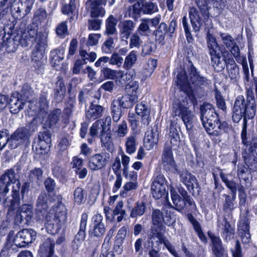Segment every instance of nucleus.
Listing matches in <instances>:
<instances>
[{
  "mask_svg": "<svg viewBox=\"0 0 257 257\" xmlns=\"http://www.w3.org/2000/svg\"><path fill=\"white\" fill-rule=\"evenodd\" d=\"M206 12H202V20L200 18L195 9H193V12H191L190 16L191 18V24L195 32H199L201 28H204V31L206 32L207 44L212 66L217 69V71H220L224 69L225 66L226 68H228L237 65L232 56L222 58V52L221 48L217 43L215 37L210 33V30L213 28L212 21L209 19L207 11Z\"/></svg>",
  "mask_w": 257,
  "mask_h": 257,
  "instance_id": "f257e3e1",
  "label": "nucleus"
},
{
  "mask_svg": "<svg viewBox=\"0 0 257 257\" xmlns=\"http://www.w3.org/2000/svg\"><path fill=\"white\" fill-rule=\"evenodd\" d=\"M217 173H219L221 181L225 184L226 187L230 190V194H223L222 197L224 198L222 201V211L224 216H231L233 211L236 208L235 201L236 191H238L239 205L244 207L246 202V194L242 186L237 188V184L233 180H229V174L225 173L220 167H215L212 169V177L213 178L214 188L219 192H221L224 188L219 181Z\"/></svg>",
  "mask_w": 257,
  "mask_h": 257,
  "instance_id": "f03ea898",
  "label": "nucleus"
},
{
  "mask_svg": "<svg viewBox=\"0 0 257 257\" xmlns=\"http://www.w3.org/2000/svg\"><path fill=\"white\" fill-rule=\"evenodd\" d=\"M170 191L175 209L182 214H186L188 221L193 226L200 241L203 243H207V238L202 230L200 223L193 216L198 211L193 199L181 186L177 188L171 186Z\"/></svg>",
  "mask_w": 257,
  "mask_h": 257,
  "instance_id": "7ed1b4c3",
  "label": "nucleus"
},
{
  "mask_svg": "<svg viewBox=\"0 0 257 257\" xmlns=\"http://www.w3.org/2000/svg\"><path fill=\"white\" fill-rule=\"evenodd\" d=\"M244 96L238 95L235 99L232 108V119L234 123L253 118L257 107V77L245 86Z\"/></svg>",
  "mask_w": 257,
  "mask_h": 257,
  "instance_id": "20e7f679",
  "label": "nucleus"
},
{
  "mask_svg": "<svg viewBox=\"0 0 257 257\" xmlns=\"http://www.w3.org/2000/svg\"><path fill=\"white\" fill-rule=\"evenodd\" d=\"M200 119L210 139L215 144L221 142L220 137L228 134L232 128L225 121H221L220 116L212 104L204 102L200 106Z\"/></svg>",
  "mask_w": 257,
  "mask_h": 257,
  "instance_id": "39448f33",
  "label": "nucleus"
},
{
  "mask_svg": "<svg viewBox=\"0 0 257 257\" xmlns=\"http://www.w3.org/2000/svg\"><path fill=\"white\" fill-rule=\"evenodd\" d=\"M189 76L185 71L179 72L177 75L176 85L180 90L185 94L194 107L198 104L197 98L195 94V88L206 86L209 84L206 77L201 75L196 67L191 63L188 68Z\"/></svg>",
  "mask_w": 257,
  "mask_h": 257,
  "instance_id": "423d86ee",
  "label": "nucleus"
},
{
  "mask_svg": "<svg viewBox=\"0 0 257 257\" xmlns=\"http://www.w3.org/2000/svg\"><path fill=\"white\" fill-rule=\"evenodd\" d=\"M162 164L167 173H178L180 181L186 187L189 192L194 196H197L201 192V187L195 175L188 170L180 171L174 158L171 147L164 149L162 158Z\"/></svg>",
  "mask_w": 257,
  "mask_h": 257,
  "instance_id": "0eeeda50",
  "label": "nucleus"
},
{
  "mask_svg": "<svg viewBox=\"0 0 257 257\" xmlns=\"http://www.w3.org/2000/svg\"><path fill=\"white\" fill-rule=\"evenodd\" d=\"M26 22L22 21L19 27L10 34L0 35V50L5 48L8 53L15 52L20 45L22 47H27L30 45V37L26 33Z\"/></svg>",
  "mask_w": 257,
  "mask_h": 257,
  "instance_id": "6e6552de",
  "label": "nucleus"
},
{
  "mask_svg": "<svg viewBox=\"0 0 257 257\" xmlns=\"http://www.w3.org/2000/svg\"><path fill=\"white\" fill-rule=\"evenodd\" d=\"M67 219V214L63 210V204L58 201L49 209L48 215L43 219H38L39 222H44V226L48 233L51 235L58 234Z\"/></svg>",
  "mask_w": 257,
  "mask_h": 257,
  "instance_id": "1a4fd4ad",
  "label": "nucleus"
},
{
  "mask_svg": "<svg viewBox=\"0 0 257 257\" xmlns=\"http://www.w3.org/2000/svg\"><path fill=\"white\" fill-rule=\"evenodd\" d=\"M47 11L43 8H39L34 12L31 23L28 26H26L28 36L30 37L29 40H31V42L37 40V37L39 36L40 33L43 34L41 31L38 32L39 28L40 29L43 28L44 30V33H46L45 26L47 23ZM23 21L27 24V21L24 20L22 21ZM27 25H28L27 24Z\"/></svg>",
  "mask_w": 257,
  "mask_h": 257,
  "instance_id": "9d476101",
  "label": "nucleus"
},
{
  "mask_svg": "<svg viewBox=\"0 0 257 257\" xmlns=\"http://www.w3.org/2000/svg\"><path fill=\"white\" fill-rule=\"evenodd\" d=\"M46 37L44 34L40 33L37 37V40L33 42H30V44L36 42V45L32 52L31 59L33 62L34 71L37 74H42L44 70L43 57L44 56V46Z\"/></svg>",
  "mask_w": 257,
  "mask_h": 257,
  "instance_id": "9b49d317",
  "label": "nucleus"
},
{
  "mask_svg": "<svg viewBox=\"0 0 257 257\" xmlns=\"http://www.w3.org/2000/svg\"><path fill=\"white\" fill-rule=\"evenodd\" d=\"M242 157L244 164H238L237 165V174L240 180L245 183L248 182L252 178L251 173L257 170V160L250 156L247 151L245 152Z\"/></svg>",
  "mask_w": 257,
  "mask_h": 257,
  "instance_id": "f8f14e48",
  "label": "nucleus"
},
{
  "mask_svg": "<svg viewBox=\"0 0 257 257\" xmlns=\"http://www.w3.org/2000/svg\"><path fill=\"white\" fill-rule=\"evenodd\" d=\"M177 28V21L174 18L168 26L165 22L161 23L155 31V40L158 44L163 43L166 35L172 37Z\"/></svg>",
  "mask_w": 257,
  "mask_h": 257,
  "instance_id": "ddd939ff",
  "label": "nucleus"
},
{
  "mask_svg": "<svg viewBox=\"0 0 257 257\" xmlns=\"http://www.w3.org/2000/svg\"><path fill=\"white\" fill-rule=\"evenodd\" d=\"M33 216V205L30 204H24L18 208L14 217V222L18 225L29 224Z\"/></svg>",
  "mask_w": 257,
  "mask_h": 257,
  "instance_id": "4468645a",
  "label": "nucleus"
},
{
  "mask_svg": "<svg viewBox=\"0 0 257 257\" xmlns=\"http://www.w3.org/2000/svg\"><path fill=\"white\" fill-rule=\"evenodd\" d=\"M173 113L175 116L181 117L187 128L192 126L193 114L189 108L178 101L173 104Z\"/></svg>",
  "mask_w": 257,
  "mask_h": 257,
  "instance_id": "2eb2a0df",
  "label": "nucleus"
},
{
  "mask_svg": "<svg viewBox=\"0 0 257 257\" xmlns=\"http://www.w3.org/2000/svg\"><path fill=\"white\" fill-rule=\"evenodd\" d=\"M10 148L16 149L29 141V130L25 126L18 127L11 136L7 137Z\"/></svg>",
  "mask_w": 257,
  "mask_h": 257,
  "instance_id": "dca6fc26",
  "label": "nucleus"
},
{
  "mask_svg": "<svg viewBox=\"0 0 257 257\" xmlns=\"http://www.w3.org/2000/svg\"><path fill=\"white\" fill-rule=\"evenodd\" d=\"M166 180L163 175L159 174L154 179L151 184V193L153 198L158 200L168 193Z\"/></svg>",
  "mask_w": 257,
  "mask_h": 257,
  "instance_id": "f3484780",
  "label": "nucleus"
},
{
  "mask_svg": "<svg viewBox=\"0 0 257 257\" xmlns=\"http://www.w3.org/2000/svg\"><path fill=\"white\" fill-rule=\"evenodd\" d=\"M195 3H196L199 10H198L195 7L192 6L189 8V17L190 20L191 21V17L190 16V13L191 12H193V9H196V10L198 12V14L200 17V18L202 20V12H206L207 11V12L209 13V19L212 21L211 19V15L209 13V9L210 7L209 6L210 1L212 2L213 7L216 8V9H221L222 7L224 6V5L222 2V0H194Z\"/></svg>",
  "mask_w": 257,
  "mask_h": 257,
  "instance_id": "a211bd4d",
  "label": "nucleus"
},
{
  "mask_svg": "<svg viewBox=\"0 0 257 257\" xmlns=\"http://www.w3.org/2000/svg\"><path fill=\"white\" fill-rule=\"evenodd\" d=\"M37 236V232L32 228H25L18 232L15 237L16 245L25 247L34 241Z\"/></svg>",
  "mask_w": 257,
  "mask_h": 257,
  "instance_id": "6ab92c4d",
  "label": "nucleus"
},
{
  "mask_svg": "<svg viewBox=\"0 0 257 257\" xmlns=\"http://www.w3.org/2000/svg\"><path fill=\"white\" fill-rule=\"evenodd\" d=\"M110 159L107 153H96L91 156L88 160V166L92 171L100 170L104 168Z\"/></svg>",
  "mask_w": 257,
  "mask_h": 257,
  "instance_id": "aec40b11",
  "label": "nucleus"
},
{
  "mask_svg": "<svg viewBox=\"0 0 257 257\" xmlns=\"http://www.w3.org/2000/svg\"><path fill=\"white\" fill-rule=\"evenodd\" d=\"M135 75V71H132L130 74H128V72H126L124 76H126V78H123L121 80H119V85L121 87L125 86V90L127 94L131 96H138L139 82L137 81H133Z\"/></svg>",
  "mask_w": 257,
  "mask_h": 257,
  "instance_id": "412c9836",
  "label": "nucleus"
},
{
  "mask_svg": "<svg viewBox=\"0 0 257 257\" xmlns=\"http://www.w3.org/2000/svg\"><path fill=\"white\" fill-rule=\"evenodd\" d=\"M237 232L243 243L247 244L251 241L250 219L247 216L240 218L237 223Z\"/></svg>",
  "mask_w": 257,
  "mask_h": 257,
  "instance_id": "4be33fe9",
  "label": "nucleus"
},
{
  "mask_svg": "<svg viewBox=\"0 0 257 257\" xmlns=\"http://www.w3.org/2000/svg\"><path fill=\"white\" fill-rule=\"evenodd\" d=\"M207 235L211 240V249L214 257H228L227 251L223 246L220 237L216 236L210 230L208 231Z\"/></svg>",
  "mask_w": 257,
  "mask_h": 257,
  "instance_id": "5701e85b",
  "label": "nucleus"
},
{
  "mask_svg": "<svg viewBox=\"0 0 257 257\" xmlns=\"http://www.w3.org/2000/svg\"><path fill=\"white\" fill-rule=\"evenodd\" d=\"M36 207L35 210L36 220L43 219L44 216L48 214L49 210H48V195L46 193H42L38 196Z\"/></svg>",
  "mask_w": 257,
  "mask_h": 257,
  "instance_id": "b1692460",
  "label": "nucleus"
},
{
  "mask_svg": "<svg viewBox=\"0 0 257 257\" xmlns=\"http://www.w3.org/2000/svg\"><path fill=\"white\" fill-rule=\"evenodd\" d=\"M55 242L53 238H47L39 246V257H58L55 253Z\"/></svg>",
  "mask_w": 257,
  "mask_h": 257,
  "instance_id": "393cba45",
  "label": "nucleus"
},
{
  "mask_svg": "<svg viewBox=\"0 0 257 257\" xmlns=\"http://www.w3.org/2000/svg\"><path fill=\"white\" fill-rule=\"evenodd\" d=\"M38 143L37 150H40L39 154L45 155L50 150L51 146V134L49 131L40 132L38 135Z\"/></svg>",
  "mask_w": 257,
  "mask_h": 257,
  "instance_id": "a878e982",
  "label": "nucleus"
},
{
  "mask_svg": "<svg viewBox=\"0 0 257 257\" xmlns=\"http://www.w3.org/2000/svg\"><path fill=\"white\" fill-rule=\"evenodd\" d=\"M8 104L10 112L13 114H17L23 109L25 100L19 92L16 91L12 94L10 98H9Z\"/></svg>",
  "mask_w": 257,
  "mask_h": 257,
  "instance_id": "bb28decb",
  "label": "nucleus"
},
{
  "mask_svg": "<svg viewBox=\"0 0 257 257\" xmlns=\"http://www.w3.org/2000/svg\"><path fill=\"white\" fill-rule=\"evenodd\" d=\"M164 230H159L157 228L151 229V233H152L153 235L157 237L159 240L157 241V242H158L160 244L163 243L169 251V252L173 256L181 257L177 251L176 250L175 246L171 243L169 240L166 238L163 233H162V231Z\"/></svg>",
  "mask_w": 257,
  "mask_h": 257,
  "instance_id": "cd10ccee",
  "label": "nucleus"
},
{
  "mask_svg": "<svg viewBox=\"0 0 257 257\" xmlns=\"http://www.w3.org/2000/svg\"><path fill=\"white\" fill-rule=\"evenodd\" d=\"M135 110L137 114L141 117V123L148 126L151 121L150 109L143 102H141L136 105Z\"/></svg>",
  "mask_w": 257,
  "mask_h": 257,
  "instance_id": "c85d7f7f",
  "label": "nucleus"
},
{
  "mask_svg": "<svg viewBox=\"0 0 257 257\" xmlns=\"http://www.w3.org/2000/svg\"><path fill=\"white\" fill-rule=\"evenodd\" d=\"M220 36L223 45L229 51L233 57L240 54V51L238 45L230 34L221 33Z\"/></svg>",
  "mask_w": 257,
  "mask_h": 257,
  "instance_id": "c756f323",
  "label": "nucleus"
},
{
  "mask_svg": "<svg viewBox=\"0 0 257 257\" xmlns=\"http://www.w3.org/2000/svg\"><path fill=\"white\" fill-rule=\"evenodd\" d=\"M20 188L21 182L19 180H18L16 186H13L12 190V198L9 201V210L14 211L20 206L21 199L20 192Z\"/></svg>",
  "mask_w": 257,
  "mask_h": 257,
  "instance_id": "7c9ffc66",
  "label": "nucleus"
},
{
  "mask_svg": "<svg viewBox=\"0 0 257 257\" xmlns=\"http://www.w3.org/2000/svg\"><path fill=\"white\" fill-rule=\"evenodd\" d=\"M124 75L122 71L113 70L107 67H102L100 70V76H103L104 79L116 80L119 83V80H121L123 78H126Z\"/></svg>",
  "mask_w": 257,
  "mask_h": 257,
  "instance_id": "2f4dec72",
  "label": "nucleus"
},
{
  "mask_svg": "<svg viewBox=\"0 0 257 257\" xmlns=\"http://www.w3.org/2000/svg\"><path fill=\"white\" fill-rule=\"evenodd\" d=\"M179 128L180 127L178 124L177 119L170 120L169 130L171 136L170 143L171 144V146H170V147H171L172 149L173 147H178L180 145V138L178 131V128ZM166 147H167L165 148ZM167 147H169V146H168Z\"/></svg>",
  "mask_w": 257,
  "mask_h": 257,
  "instance_id": "473e14b6",
  "label": "nucleus"
},
{
  "mask_svg": "<svg viewBox=\"0 0 257 257\" xmlns=\"http://www.w3.org/2000/svg\"><path fill=\"white\" fill-rule=\"evenodd\" d=\"M76 9V0H69L68 4H64L61 6V12L63 15L68 16L69 23H72L75 20V16L77 17L78 12Z\"/></svg>",
  "mask_w": 257,
  "mask_h": 257,
  "instance_id": "72a5a7b5",
  "label": "nucleus"
},
{
  "mask_svg": "<svg viewBox=\"0 0 257 257\" xmlns=\"http://www.w3.org/2000/svg\"><path fill=\"white\" fill-rule=\"evenodd\" d=\"M106 127L102 126V128L100 132V139L101 146L108 151H110L113 148V143L111 138V133L109 128L107 130H105Z\"/></svg>",
  "mask_w": 257,
  "mask_h": 257,
  "instance_id": "f704fd0d",
  "label": "nucleus"
},
{
  "mask_svg": "<svg viewBox=\"0 0 257 257\" xmlns=\"http://www.w3.org/2000/svg\"><path fill=\"white\" fill-rule=\"evenodd\" d=\"M104 108L100 105L90 103L89 109L85 112V116L89 121H93L100 118L102 115Z\"/></svg>",
  "mask_w": 257,
  "mask_h": 257,
  "instance_id": "c9c22d12",
  "label": "nucleus"
},
{
  "mask_svg": "<svg viewBox=\"0 0 257 257\" xmlns=\"http://www.w3.org/2000/svg\"><path fill=\"white\" fill-rule=\"evenodd\" d=\"M151 218L152 226L151 229L157 228L159 230H165V226L163 224L164 217L163 212L160 210L159 209H153Z\"/></svg>",
  "mask_w": 257,
  "mask_h": 257,
  "instance_id": "e433bc0d",
  "label": "nucleus"
},
{
  "mask_svg": "<svg viewBox=\"0 0 257 257\" xmlns=\"http://www.w3.org/2000/svg\"><path fill=\"white\" fill-rule=\"evenodd\" d=\"M87 219V214L86 212H83L81 216L79 230L74 236V241L75 242H81L85 240Z\"/></svg>",
  "mask_w": 257,
  "mask_h": 257,
  "instance_id": "4c0bfd02",
  "label": "nucleus"
},
{
  "mask_svg": "<svg viewBox=\"0 0 257 257\" xmlns=\"http://www.w3.org/2000/svg\"><path fill=\"white\" fill-rule=\"evenodd\" d=\"M61 114V110L60 108H54L48 114L44 124L49 128H54L59 120Z\"/></svg>",
  "mask_w": 257,
  "mask_h": 257,
  "instance_id": "58836bf2",
  "label": "nucleus"
},
{
  "mask_svg": "<svg viewBox=\"0 0 257 257\" xmlns=\"http://www.w3.org/2000/svg\"><path fill=\"white\" fill-rule=\"evenodd\" d=\"M221 236L224 240H231L235 234V226H232L225 216H223Z\"/></svg>",
  "mask_w": 257,
  "mask_h": 257,
  "instance_id": "ea45409f",
  "label": "nucleus"
},
{
  "mask_svg": "<svg viewBox=\"0 0 257 257\" xmlns=\"http://www.w3.org/2000/svg\"><path fill=\"white\" fill-rule=\"evenodd\" d=\"M147 201L145 200L137 201L130 212V217L137 218L143 215L147 210Z\"/></svg>",
  "mask_w": 257,
  "mask_h": 257,
  "instance_id": "a19ab883",
  "label": "nucleus"
},
{
  "mask_svg": "<svg viewBox=\"0 0 257 257\" xmlns=\"http://www.w3.org/2000/svg\"><path fill=\"white\" fill-rule=\"evenodd\" d=\"M101 5V0H93L90 4V17L96 19L103 17L105 14V10Z\"/></svg>",
  "mask_w": 257,
  "mask_h": 257,
  "instance_id": "79ce46f5",
  "label": "nucleus"
},
{
  "mask_svg": "<svg viewBox=\"0 0 257 257\" xmlns=\"http://www.w3.org/2000/svg\"><path fill=\"white\" fill-rule=\"evenodd\" d=\"M138 96H131L126 94L119 97L115 101H117L118 104L122 108L127 109L132 108L138 101Z\"/></svg>",
  "mask_w": 257,
  "mask_h": 257,
  "instance_id": "37998d69",
  "label": "nucleus"
},
{
  "mask_svg": "<svg viewBox=\"0 0 257 257\" xmlns=\"http://www.w3.org/2000/svg\"><path fill=\"white\" fill-rule=\"evenodd\" d=\"M56 88L54 89V98L58 102H61L64 98V94H60V92H65V86L63 78L58 76L56 82Z\"/></svg>",
  "mask_w": 257,
  "mask_h": 257,
  "instance_id": "c03bdc74",
  "label": "nucleus"
},
{
  "mask_svg": "<svg viewBox=\"0 0 257 257\" xmlns=\"http://www.w3.org/2000/svg\"><path fill=\"white\" fill-rule=\"evenodd\" d=\"M143 2V0H139L133 5L129 6L127 9V15L128 17L132 18L136 21L141 16L143 13L141 3Z\"/></svg>",
  "mask_w": 257,
  "mask_h": 257,
  "instance_id": "a18cd8bd",
  "label": "nucleus"
},
{
  "mask_svg": "<svg viewBox=\"0 0 257 257\" xmlns=\"http://www.w3.org/2000/svg\"><path fill=\"white\" fill-rule=\"evenodd\" d=\"M110 109L112 120L114 122H117L122 116V108L118 104L117 101L114 99L111 103Z\"/></svg>",
  "mask_w": 257,
  "mask_h": 257,
  "instance_id": "49530a36",
  "label": "nucleus"
},
{
  "mask_svg": "<svg viewBox=\"0 0 257 257\" xmlns=\"http://www.w3.org/2000/svg\"><path fill=\"white\" fill-rule=\"evenodd\" d=\"M73 197L74 203L78 205H80L85 202L87 198V193L82 188L77 187L74 191Z\"/></svg>",
  "mask_w": 257,
  "mask_h": 257,
  "instance_id": "de8ad7c7",
  "label": "nucleus"
},
{
  "mask_svg": "<svg viewBox=\"0 0 257 257\" xmlns=\"http://www.w3.org/2000/svg\"><path fill=\"white\" fill-rule=\"evenodd\" d=\"M64 59V53H61V50L54 49L50 52V60L53 67L56 68L60 64L61 62Z\"/></svg>",
  "mask_w": 257,
  "mask_h": 257,
  "instance_id": "09e8293b",
  "label": "nucleus"
},
{
  "mask_svg": "<svg viewBox=\"0 0 257 257\" xmlns=\"http://www.w3.org/2000/svg\"><path fill=\"white\" fill-rule=\"evenodd\" d=\"M134 28V23L132 21H124L122 23V28L120 30L121 37L125 39H128L132 34Z\"/></svg>",
  "mask_w": 257,
  "mask_h": 257,
  "instance_id": "8fccbe9b",
  "label": "nucleus"
},
{
  "mask_svg": "<svg viewBox=\"0 0 257 257\" xmlns=\"http://www.w3.org/2000/svg\"><path fill=\"white\" fill-rule=\"evenodd\" d=\"M117 20L111 15L105 20V32L107 35H113L116 32Z\"/></svg>",
  "mask_w": 257,
  "mask_h": 257,
  "instance_id": "3c124183",
  "label": "nucleus"
},
{
  "mask_svg": "<svg viewBox=\"0 0 257 257\" xmlns=\"http://www.w3.org/2000/svg\"><path fill=\"white\" fill-rule=\"evenodd\" d=\"M137 59L136 52L135 51L130 52L125 57L123 67L126 70V72H128V74H130L132 71H135L134 69H132L131 68L136 62Z\"/></svg>",
  "mask_w": 257,
  "mask_h": 257,
  "instance_id": "603ef678",
  "label": "nucleus"
},
{
  "mask_svg": "<svg viewBox=\"0 0 257 257\" xmlns=\"http://www.w3.org/2000/svg\"><path fill=\"white\" fill-rule=\"evenodd\" d=\"M214 96L217 108L224 112H226L227 106L225 99L221 92L216 88L214 89Z\"/></svg>",
  "mask_w": 257,
  "mask_h": 257,
  "instance_id": "864d4df0",
  "label": "nucleus"
},
{
  "mask_svg": "<svg viewBox=\"0 0 257 257\" xmlns=\"http://www.w3.org/2000/svg\"><path fill=\"white\" fill-rule=\"evenodd\" d=\"M105 231V226H102V227L89 226L88 235L91 238L96 237L99 239L102 236Z\"/></svg>",
  "mask_w": 257,
  "mask_h": 257,
  "instance_id": "5fc2aeb1",
  "label": "nucleus"
},
{
  "mask_svg": "<svg viewBox=\"0 0 257 257\" xmlns=\"http://www.w3.org/2000/svg\"><path fill=\"white\" fill-rule=\"evenodd\" d=\"M141 6L144 15H152L158 11L157 4L151 2H143Z\"/></svg>",
  "mask_w": 257,
  "mask_h": 257,
  "instance_id": "6e6d98bb",
  "label": "nucleus"
},
{
  "mask_svg": "<svg viewBox=\"0 0 257 257\" xmlns=\"http://www.w3.org/2000/svg\"><path fill=\"white\" fill-rule=\"evenodd\" d=\"M191 145L193 148L194 152L196 156V161L197 165H200V162L202 159V154L200 152V149L198 147V143L197 139L193 135L189 137Z\"/></svg>",
  "mask_w": 257,
  "mask_h": 257,
  "instance_id": "4d7b16f0",
  "label": "nucleus"
},
{
  "mask_svg": "<svg viewBox=\"0 0 257 257\" xmlns=\"http://www.w3.org/2000/svg\"><path fill=\"white\" fill-rule=\"evenodd\" d=\"M126 152L131 155L136 150V141L135 136H130L126 139L125 144Z\"/></svg>",
  "mask_w": 257,
  "mask_h": 257,
  "instance_id": "13d9d810",
  "label": "nucleus"
},
{
  "mask_svg": "<svg viewBox=\"0 0 257 257\" xmlns=\"http://www.w3.org/2000/svg\"><path fill=\"white\" fill-rule=\"evenodd\" d=\"M128 121L133 131H134L138 129L139 121L138 117L135 113L130 112L128 113Z\"/></svg>",
  "mask_w": 257,
  "mask_h": 257,
  "instance_id": "bf43d9fd",
  "label": "nucleus"
},
{
  "mask_svg": "<svg viewBox=\"0 0 257 257\" xmlns=\"http://www.w3.org/2000/svg\"><path fill=\"white\" fill-rule=\"evenodd\" d=\"M9 136V131L7 129L0 130V151L9 143L7 137Z\"/></svg>",
  "mask_w": 257,
  "mask_h": 257,
  "instance_id": "052dcab7",
  "label": "nucleus"
},
{
  "mask_svg": "<svg viewBox=\"0 0 257 257\" xmlns=\"http://www.w3.org/2000/svg\"><path fill=\"white\" fill-rule=\"evenodd\" d=\"M103 218L102 215L100 213L94 214L91 218L89 226H96L98 227L105 226L104 223L103 222Z\"/></svg>",
  "mask_w": 257,
  "mask_h": 257,
  "instance_id": "680f3d73",
  "label": "nucleus"
},
{
  "mask_svg": "<svg viewBox=\"0 0 257 257\" xmlns=\"http://www.w3.org/2000/svg\"><path fill=\"white\" fill-rule=\"evenodd\" d=\"M56 34L59 36H64L68 35V27L65 22H61L59 24L56 28Z\"/></svg>",
  "mask_w": 257,
  "mask_h": 257,
  "instance_id": "e2e57ef3",
  "label": "nucleus"
},
{
  "mask_svg": "<svg viewBox=\"0 0 257 257\" xmlns=\"http://www.w3.org/2000/svg\"><path fill=\"white\" fill-rule=\"evenodd\" d=\"M71 164L73 170H79L83 168V160L78 156H74L72 158Z\"/></svg>",
  "mask_w": 257,
  "mask_h": 257,
  "instance_id": "0e129e2a",
  "label": "nucleus"
},
{
  "mask_svg": "<svg viewBox=\"0 0 257 257\" xmlns=\"http://www.w3.org/2000/svg\"><path fill=\"white\" fill-rule=\"evenodd\" d=\"M89 30L98 31L100 29L101 20L99 19L89 20L88 21Z\"/></svg>",
  "mask_w": 257,
  "mask_h": 257,
  "instance_id": "69168bd1",
  "label": "nucleus"
},
{
  "mask_svg": "<svg viewBox=\"0 0 257 257\" xmlns=\"http://www.w3.org/2000/svg\"><path fill=\"white\" fill-rule=\"evenodd\" d=\"M44 184L45 189L48 193H51L54 191L56 183L53 179L48 177L45 180Z\"/></svg>",
  "mask_w": 257,
  "mask_h": 257,
  "instance_id": "338daca9",
  "label": "nucleus"
},
{
  "mask_svg": "<svg viewBox=\"0 0 257 257\" xmlns=\"http://www.w3.org/2000/svg\"><path fill=\"white\" fill-rule=\"evenodd\" d=\"M126 230L125 229H124L123 227L119 229L115 237L114 243L122 245L126 236Z\"/></svg>",
  "mask_w": 257,
  "mask_h": 257,
  "instance_id": "774afa93",
  "label": "nucleus"
}]
</instances>
